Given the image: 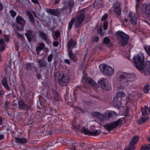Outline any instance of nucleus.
<instances>
[{
	"label": "nucleus",
	"instance_id": "nucleus-1",
	"mask_svg": "<svg viewBox=\"0 0 150 150\" xmlns=\"http://www.w3.org/2000/svg\"><path fill=\"white\" fill-rule=\"evenodd\" d=\"M133 61L134 66L139 71L146 75L144 69L149 74H150V60L146 61L145 66L144 59L143 54L142 53H138L137 56H133Z\"/></svg>",
	"mask_w": 150,
	"mask_h": 150
},
{
	"label": "nucleus",
	"instance_id": "nucleus-2",
	"mask_svg": "<svg viewBox=\"0 0 150 150\" xmlns=\"http://www.w3.org/2000/svg\"><path fill=\"white\" fill-rule=\"evenodd\" d=\"M116 78L117 80L120 83L132 82L135 79L133 74H128L120 71L117 72Z\"/></svg>",
	"mask_w": 150,
	"mask_h": 150
},
{
	"label": "nucleus",
	"instance_id": "nucleus-3",
	"mask_svg": "<svg viewBox=\"0 0 150 150\" xmlns=\"http://www.w3.org/2000/svg\"><path fill=\"white\" fill-rule=\"evenodd\" d=\"M126 95L124 92L120 91L117 93L116 96L113 98L112 102L113 105L114 107L119 108L120 107L123 106V104L124 105L126 103V100L122 99Z\"/></svg>",
	"mask_w": 150,
	"mask_h": 150
},
{
	"label": "nucleus",
	"instance_id": "nucleus-4",
	"mask_svg": "<svg viewBox=\"0 0 150 150\" xmlns=\"http://www.w3.org/2000/svg\"><path fill=\"white\" fill-rule=\"evenodd\" d=\"M115 35L118 36L117 40L120 45L122 47H125L127 44L129 38V35L122 31L118 30L115 33Z\"/></svg>",
	"mask_w": 150,
	"mask_h": 150
},
{
	"label": "nucleus",
	"instance_id": "nucleus-5",
	"mask_svg": "<svg viewBox=\"0 0 150 150\" xmlns=\"http://www.w3.org/2000/svg\"><path fill=\"white\" fill-rule=\"evenodd\" d=\"M84 9H82L80 11L79 14L77 16L74 26L76 28H78L80 26L82 23L86 18L85 14L83 13Z\"/></svg>",
	"mask_w": 150,
	"mask_h": 150
},
{
	"label": "nucleus",
	"instance_id": "nucleus-6",
	"mask_svg": "<svg viewBox=\"0 0 150 150\" xmlns=\"http://www.w3.org/2000/svg\"><path fill=\"white\" fill-rule=\"evenodd\" d=\"M98 83L100 86L102 88L106 91H108L111 88V85L107 79L102 78L98 81Z\"/></svg>",
	"mask_w": 150,
	"mask_h": 150
},
{
	"label": "nucleus",
	"instance_id": "nucleus-7",
	"mask_svg": "<svg viewBox=\"0 0 150 150\" xmlns=\"http://www.w3.org/2000/svg\"><path fill=\"white\" fill-rule=\"evenodd\" d=\"M122 120L121 119H119L110 123L106 124L104 126V127L108 131L110 132L115 128L118 126L121 125L122 123Z\"/></svg>",
	"mask_w": 150,
	"mask_h": 150
},
{
	"label": "nucleus",
	"instance_id": "nucleus-8",
	"mask_svg": "<svg viewBox=\"0 0 150 150\" xmlns=\"http://www.w3.org/2000/svg\"><path fill=\"white\" fill-rule=\"evenodd\" d=\"M99 67L100 71L107 75L110 76L114 73V69L107 65L101 64L99 65Z\"/></svg>",
	"mask_w": 150,
	"mask_h": 150
},
{
	"label": "nucleus",
	"instance_id": "nucleus-9",
	"mask_svg": "<svg viewBox=\"0 0 150 150\" xmlns=\"http://www.w3.org/2000/svg\"><path fill=\"white\" fill-rule=\"evenodd\" d=\"M58 78V83L59 85L62 86L67 85L70 79L69 76L64 74H59Z\"/></svg>",
	"mask_w": 150,
	"mask_h": 150
},
{
	"label": "nucleus",
	"instance_id": "nucleus-10",
	"mask_svg": "<svg viewBox=\"0 0 150 150\" xmlns=\"http://www.w3.org/2000/svg\"><path fill=\"white\" fill-rule=\"evenodd\" d=\"M104 121L105 120H111L114 117L117 116V114L116 112L112 110H106L103 114Z\"/></svg>",
	"mask_w": 150,
	"mask_h": 150
},
{
	"label": "nucleus",
	"instance_id": "nucleus-11",
	"mask_svg": "<svg viewBox=\"0 0 150 150\" xmlns=\"http://www.w3.org/2000/svg\"><path fill=\"white\" fill-rule=\"evenodd\" d=\"M81 131L82 133L85 135L91 136H98L100 134L99 130H96L93 131H90L84 127H82Z\"/></svg>",
	"mask_w": 150,
	"mask_h": 150
},
{
	"label": "nucleus",
	"instance_id": "nucleus-12",
	"mask_svg": "<svg viewBox=\"0 0 150 150\" xmlns=\"http://www.w3.org/2000/svg\"><path fill=\"white\" fill-rule=\"evenodd\" d=\"M18 104L19 108L21 110L27 111L30 110L31 108L30 106L26 104L23 100H19Z\"/></svg>",
	"mask_w": 150,
	"mask_h": 150
},
{
	"label": "nucleus",
	"instance_id": "nucleus-13",
	"mask_svg": "<svg viewBox=\"0 0 150 150\" xmlns=\"http://www.w3.org/2000/svg\"><path fill=\"white\" fill-rule=\"evenodd\" d=\"M52 98L54 102H58L62 100V98L60 95L57 91L54 89L52 91Z\"/></svg>",
	"mask_w": 150,
	"mask_h": 150
},
{
	"label": "nucleus",
	"instance_id": "nucleus-14",
	"mask_svg": "<svg viewBox=\"0 0 150 150\" xmlns=\"http://www.w3.org/2000/svg\"><path fill=\"white\" fill-rule=\"evenodd\" d=\"M129 17L130 18V22L132 24H137L138 17L137 13L130 12L129 14Z\"/></svg>",
	"mask_w": 150,
	"mask_h": 150
},
{
	"label": "nucleus",
	"instance_id": "nucleus-15",
	"mask_svg": "<svg viewBox=\"0 0 150 150\" xmlns=\"http://www.w3.org/2000/svg\"><path fill=\"white\" fill-rule=\"evenodd\" d=\"M47 12L49 14L57 16H59L60 13V10L58 8L56 9L47 8Z\"/></svg>",
	"mask_w": 150,
	"mask_h": 150
},
{
	"label": "nucleus",
	"instance_id": "nucleus-16",
	"mask_svg": "<svg viewBox=\"0 0 150 150\" xmlns=\"http://www.w3.org/2000/svg\"><path fill=\"white\" fill-rule=\"evenodd\" d=\"M114 11L117 16L121 15V11L120 8V4L118 3H115L114 4L113 6Z\"/></svg>",
	"mask_w": 150,
	"mask_h": 150
},
{
	"label": "nucleus",
	"instance_id": "nucleus-17",
	"mask_svg": "<svg viewBox=\"0 0 150 150\" xmlns=\"http://www.w3.org/2000/svg\"><path fill=\"white\" fill-rule=\"evenodd\" d=\"M25 34L29 42H31L32 39L35 35L34 31L32 30H27Z\"/></svg>",
	"mask_w": 150,
	"mask_h": 150
},
{
	"label": "nucleus",
	"instance_id": "nucleus-18",
	"mask_svg": "<svg viewBox=\"0 0 150 150\" xmlns=\"http://www.w3.org/2000/svg\"><path fill=\"white\" fill-rule=\"evenodd\" d=\"M77 42L76 41H74L73 39H70L68 41L67 44V50L68 51H69V50H71L70 49L72 46V48H74Z\"/></svg>",
	"mask_w": 150,
	"mask_h": 150
},
{
	"label": "nucleus",
	"instance_id": "nucleus-19",
	"mask_svg": "<svg viewBox=\"0 0 150 150\" xmlns=\"http://www.w3.org/2000/svg\"><path fill=\"white\" fill-rule=\"evenodd\" d=\"M102 114L98 112H94L92 113V115L95 117L99 120L101 121H104V117Z\"/></svg>",
	"mask_w": 150,
	"mask_h": 150
},
{
	"label": "nucleus",
	"instance_id": "nucleus-20",
	"mask_svg": "<svg viewBox=\"0 0 150 150\" xmlns=\"http://www.w3.org/2000/svg\"><path fill=\"white\" fill-rule=\"evenodd\" d=\"M15 140L16 143L19 144H25L28 142V140L25 137L19 138L16 137Z\"/></svg>",
	"mask_w": 150,
	"mask_h": 150
},
{
	"label": "nucleus",
	"instance_id": "nucleus-21",
	"mask_svg": "<svg viewBox=\"0 0 150 150\" xmlns=\"http://www.w3.org/2000/svg\"><path fill=\"white\" fill-rule=\"evenodd\" d=\"M16 23L21 25L23 26L25 23V21L21 16H18L16 18Z\"/></svg>",
	"mask_w": 150,
	"mask_h": 150
},
{
	"label": "nucleus",
	"instance_id": "nucleus-22",
	"mask_svg": "<svg viewBox=\"0 0 150 150\" xmlns=\"http://www.w3.org/2000/svg\"><path fill=\"white\" fill-rule=\"evenodd\" d=\"M39 35L42 40L45 41L46 44L49 45L50 40L43 31L39 32Z\"/></svg>",
	"mask_w": 150,
	"mask_h": 150
},
{
	"label": "nucleus",
	"instance_id": "nucleus-23",
	"mask_svg": "<svg viewBox=\"0 0 150 150\" xmlns=\"http://www.w3.org/2000/svg\"><path fill=\"white\" fill-rule=\"evenodd\" d=\"M39 104H40L41 106H40L39 105V104H38V108H45V113L46 114H49L50 112L51 111V109L49 107H47L46 106V105L45 104H42L40 100Z\"/></svg>",
	"mask_w": 150,
	"mask_h": 150
},
{
	"label": "nucleus",
	"instance_id": "nucleus-24",
	"mask_svg": "<svg viewBox=\"0 0 150 150\" xmlns=\"http://www.w3.org/2000/svg\"><path fill=\"white\" fill-rule=\"evenodd\" d=\"M1 84L7 90H10V88L8 84L7 78L6 77H4L3 78L1 81Z\"/></svg>",
	"mask_w": 150,
	"mask_h": 150
},
{
	"label": "nucleus",
	"instance_id": "nucleus-25",
	"mask_svg": "<svg viewBox=\"0 0 150 150\" xmlns=\"http://www.w3.org/2000/svg\"><path fill=\"white\" fill-rule=\"evenodd\" d=\"M144 13L147 17L150 18V3L145 6Z\"/></svg>",
	"mask_w": 150,
	"mask_h": 150
},
{
	"label": "nucleus",
	"instance_id": "nucleus-26",
	"mask_svg": "<svg viewBox=\"0 0 150 150\" xmlns=\"http://www.w3.org/2000/svg\"><path fill=\"white\" fill-rule=\"evenodd\" d=\"M74 2L73 0H69L66 2L65 6L67 9L71 10L74 6Z\"/></svg>",
	"mask_w": 150,
	"mask_h": 150
},
{
	"label": "nucleus",
	"instance_id": "nucleus-27",
	"mask_svg": "<svg viewBox=\"0 0 150 150\" xmlns=\"http://www.w3.org/2000/svg\"><path fill=\"white\" fill-rule=\"evenodd\" d=\"M139 139V138L138 136L136 135L134 136L131 140L129 145H131L135 146V145L137 144Z\"/></svg>",
	"mask_w": 150,
	"mask_h": 150
},
{
	"label": "nucleus",
	"instance_id": "nucleus-28",
	"mask_svg": "<svg viewBox=\"0 0 150 150\" xmlns=\"http://www.w3.org/2000/svg\"><path fill=\"white\" fill-rule=\"evenodd\" d=\"M149 118V116H143L140 119L138 120L137 122L139 125L144 124L148 120Z\"/></svg>",
	"mask_w": 150,
	"mask_h": 150
},
{
	"label": "nucleus",
	"instance_id": "nucleus-29",
	"mask_svg": "<svg viewBox=\"0 0 150 150\" xmlns=\"http://www.w3.org/2000/svg\"><path fill=\"white\" fill-rule=\"evenodd\" d=\"M149 108L148 106L146 105H144V106L141 109V112L142 115L143 116H145L149 115V113L147 111L148 110Z\"/></svg>",
	"mask_w": 150,
	"mask_h": 150
},
{
	"label": "nucleus",
	"instance_id": "nucleus-30",
	"mask_svg": "<svg viewBox=\"0 0 150 150\" xmlns=\"http://www.w3.org/2000/svg\"><path fill=\"white\" fill-rule=\"evenodd\" d=\"M68 55L69 58L73 61H76L77 59V57L73 54L72 50H69L68 51Z\"/></svg>",
	"mask_w": 150,
	"mask_h": 150
},
{
	"label": "nucleus",
	"instance_id": "nucleus-31",
	"mask_svg": "<svg viewBox=\"0 0 150 150\" xmlns=\"http://www.w3.org/2000/svg\"><path fill=\"white\" fill-rule=\"evenodd\" d=\"M26 13L29 17L30 21L32 23H34L35 21V19L30 12L29 11H27L26 12Z\"/></svg>",
	"mask_w": 150,
	"mask_h": 150
},
{
	"label": "nucleus",
	"instance_id": "nucleus-32",
	"mask_svg": "<svg viewBox=\"0 0 150 150\" xmlns=\"http://www.w3.org/2000/svg\"><path fill=\"white\" fill-rule=\"evenodd\" d=\"M38 62L40 67H45L47 64V62L44 59H39L38 60Z\"/></svg>",
	"mask_w": 150,
	"mask_h": 150
},
{
	"label": "nucleus",
	"instance_id": "nucleus-33",
	"mask_svg": "<svg viewBox=\"0 0 150 150\" xmlns=\"http://www.w3.org/2000/svg\"><path fill=\"white\" fill-rule=\"evenodd\" d=\"M76 18H72L70 22L68 23V29L69 30H71L72 27V25L74 23H75Z\"/></svg>",
	"mask_w": 150,
	"mask_h": 150
},
{
	"label": "nucleus",
	"instance_id": "nucleus-34",
	"mask_svg": "<svg viewBox=\"0 0 150 150\" xmlns=\"http://www.w3.org/2000/svg\"><path fill=\"white\" fill-rule=\"evenodd\" d=\"M149 149H150V144L143 145L140 149V150H149Z\"/></svg>",
	"mask_w": 150,
	"mask_h": 150
},
{
	"label": "nucleus",
	"instance_id": "nucleus-35",
	"mask_svg": "<svg viewBox=\"0 0 150 150\" xmlns=\"http://www.w3.org/2000/svg\"><path fill=\"white\" fill-rule=\"evenodd\" d=\"M150 90V86L149 84H145L143 89L144 92V93H148Z\"/></svg>",
	"mask_w": 150,
	"mask_h": 150
},
{
	"label": "nucleus",
	"instance_id": "nucleus-36",
	"mask_svg": "<svg viewBox=\"0 0 150 150\" xmlns=\"http://www.w3.org/2000/svg\"><path fill=\"white\" fill-rule=\"evenodd\" d=\"M144 48L146 53L150 55V46L145 45L144 47Z\"/></svg>",
	"mask_w": 150,
	"mask_h": 150
},
{
	"label": "nucleus",
	"instance_id": "nucleus-37",
	"mask_svg": "<svg viewBox=\"0 0 150 150\" xmlns=\"http://www.w3.org/2000/svg\"><path fill=\"white\" fill-rule=\"evenodd\" d=\"M72 129L74 130L79 131L80 130V126L79 125H72Z\"/></svg>",
	"mask_w": 150,
	"mask_h": 150
},
{
	"label": "nucleus",
	"instance_id": "nucleus-38",
	"mask_svg": "<svg viewBox=\"0 0 150 150\" xmlns=\"http://www.w3.org/2000/svg\"><path fill=\"white\" fill-rule=\"evenodd\" d=\"M110 42V39L107 37H105L103 39V42L105 44H108Z\"/></svg>",
	"mask_w": 150,
	"mask_h": 150
},
{
	"label": "nucleus",
	"instance_id": "nucleus-39",
	"mask_svg": "<svg viewBox=\"0 0 150 150\" xmlns=\"http://www.w3.org/2000/svg\"><path fill=\"white\" fill-rule=\"evenodd\" d=\"M36 118H38V119H41L44 116V115L39 111H38L36 114Z\"/></svg>",
	"mask_w": 150,
	"mask_h": 150
},
{
	"label": "nucleus",
	"instance_id": "nucleus-40",
	"mask_svg": "<svg viewBox=\"0 0 150 150\" xmlns=\"http://www.w3.org/2000/svg\"><path fill=\"white\" fill-rule=\"evenodd\" d=\"M97 33L99 34L101 36H102L103 35V33H102V27L99 28L97 30Z\"/></svg>",
	"mask_w": 150,
	"mask_h": 150
},
{
	"label": "nucleus",
	"instance_id": "nucleus-41",
	"mask_svg": "<svg viewBox=\"0 0 150 150\" xmlns=\"http://www.w3.org/2000/svg\"><path fill=\"white\" fill-rule=\"evenodd\" d=\"M10 13L12 17L14 18L17 15V13L14 11L11 10L10 11Z\"/></svg>",
	"mask_w": 150,
	"mask_h": 150
},
{
	"label": "nucleus",
	"instance_id": "nucleus-42",
	"mask_svg": "<svg viewBox=\"0 0 150 150\" xmlns=\"http://www.w3.org/2000/svg\"><path fill=\"white\" fill-rule=\"evenodd\" d=\"M135 149V147L131 145H129L128 148H126L124 149V150H134Z\"/></svg>",
	"mask_w": 150,
	"mask_h": 150
},
{
	"label": "nucleus",
	"instance_id": "nucleus-43",
	"mask_svg": "<svg viewBox=\"0 0 150 150\" xmlns=\"http://www.w3.org/2000/svg\"><path fill=\"white\" fill-rule=\"evenodd\" d=\"M26 69L29 70L32 68V63H27L25 65Z\"/></svg>",
	"mask_w": 150,
	"mask_h": 150
},
{
	"label": "nucleus",
	"instance_id": "nucleus-44",
	"mask_svg": "<svg viewBox=\"0 0 150 150\" xmlns=\"http://www.w3.org/2000/svg\"><path fill=\"white\" fill-rule=\"evenodd\" d=\"M108 22L105 21L103 23V28L104 30H106L107 29L108 27Z\"/></svg>",
	"mask_w": 150,
	"mask_h": 150
},
{
	"label": "nucleus",
	"instance_id": "nucleus-45",
	"mask_svg": "<svg viewBox=\"0 0 150 150\" xmlns=\"http://www.w3.org/2000/svg\"><path fill=\"white\" fill-rule=\"evenodd\" d=\"M99 38L96 36H94L93 37L92 41L94 42H97L99 40Z\"/></svg>",
	"mask_w": 150,
	"mask_h": 150
},
{
	"label": "nucleus",
	"instance_id": "nucleus-46",
	"mask_svg": "<svg viewBox=\"0 0 150 150\" xmlns=\"http://www.w3.org/2000/svg\"><path fill=\"white\" fill-rule=\"evenodd\" d=\"M86 81L90 84L93 83V82L94 81L93 80L89 77H88L87 78Z\"/></svg>",
	"mask_w": 150,
	"mask_h": 150
},
{
	"label": "nucleus",
	"instance_id": "nucleus-47",
	"mask_svg": "<svg viewBox=\"0 0 150 150\" xmlns=\"http://www.w3.org/2000/svg\"><path fill=\"white\" fill-rule=\"evenodd\" d=\"M53 55L52 54H50L49 55L47 58V61L48 62H51L52 59Z\"/></svg>",
	"mask_w": 150,
	"mask_h": 150
},
{
	"label": "nucleus",
	"instance_id": "nucleus-48",
	"mask_svg": "<svg viewBox=\"0 0 150 150\" xmlns=\"http://www.w3.org/2000/svg\"><path fill=\"white\" fill-rule=\"evenodd\" d=\"M5 44L0 45V52H1L5 50Z\"/></svg>",
	"mask_w": 150,
	"mask_h": 150
},
{
	"label": "nucleus",
	"instance_id": "nucleus-49",
	"mask_svg": "<svg viewBox=\"0 0 150 150\" xmlns=\"http://www.w3.org/2000/svg\"><path fill=\"white\" fill-rule=\"evenodd\" d=\"M108 14L107 13H105L104 14L102 17L101 20L102 21H105L107 18L108 17Z\"/></svg>",
	"mask_w": 150,
	"mask_h": 150
},
{
	"label": "nucleus",
	"instance_id": "nucleus-50",
	"mask_svg": "<svg viewBox=\"0 0 150 150\" xmlns=\"http://www.w3.org/2000/svg\"><path fill=\"white\" fill-rule=\"evenodd\" d=\"M143 0H135L136 3V9L137 10V8L139 7V3L141 1H142Z\"/></svg>",
	"mask_w": 150,
	"mask_h": 150
},
{
	"label": "nucleus",
	"instance_id": "nucleus-51",
	"mask_svg": "<svg viewBox=\"0 0 150 150\" xmlns=\"http://www.w3.org/2000/svg\"><path fill=\"white\" fill-rule=\"evenodd\" d=\"M45 44H44V43H40L39 45V47L41 49H42V50H43L44 48H45Z\"/></svg>",
	"mask_w": 150,
	"mask_h": 150
},
{
	"label": "nucleus",
	"instance_id": "nucleus-52",
	"mask_svg": "<svg viewBox=\"0 0 150 150\" xmlns=\"http://www.w3.org/2000/svg\"><path fill=\"white\" fill-rule=\"evenodd\" d=\"M60 35V33L59 31H56L55 33V36L57 38H58Z\"/></svg>",
	"mask_w": 150,
	"mask_h": 150
},
{
	"label": "nucleus",
	"instance_id": "nucleus-53",
	"mask_svg": "<svg viewBox=\"0 0 150 150\" xmlns=\"http://www.w3.org/2000/svg\"><path fill=\"white\" fill-rule=\"evenodd\" d=\"M32 3L37 4L38 6H39L40 4L38 0H31Z\"/></svg>",
	"mask_w": 150,
	"mask_h": 150
},
{
	"label": "nucleus",
	"instance_id": "nucleus-54",
	"mask_svg": "<svg viewBox=\"0 0 150 150\" xmlns=\"http://www.w3.org/2000/svg\"><path fill=\"white\" fill-rule=\"evenodd\" d=\"M4 40L6 42H8L9 40V39L8 37L7 36V35L4 34Z\"/></svg>",
	"mask_w": 150,
	"mask_h": 150
},
{
	"label": "nucleus",
	"instance_id": "nucleus-55",
	"mask_svg": "<svg viewBox=\"0 0 150 150\" xmlns=\"http://www.w3.org/2000/svg\"><path fill=\"white\" fill-rule=\"evenodd\" d=\"M53 45L55 47H57L59 45V42L58 41H54L53 42Z\"/></svg>",
	"mask_w": 150,
	"mask_h": 150
},
{
	"label": "nucleus",
	"instance_id": "nucleus-56",
	"mask_svg": "<svg viewBox=\"0 0 150 150\" xmlns=\"http://www.w3.org/2000/svg\"><path fill=\"white\" fill-rule=\"evenodd\" d=\"M36 77L38 79H39L41 77V75L39 73H37L36 75Z\"/></svg>",
	"mask_w": 150,
	"mask_h": 150
},
{
	"label": "nucleus",
	"instance_id": "nucleus-57",
	"mask_svg": "<svg viewBox=\"0 0 150 150\" xmlns=\"http://www.w3.org/2000/svg\"><path fill=\"white\" fill-rule=\"evenodd\" d=\"M3 9V5L2 3L0 2V11L1 12Z\"/></svg>",
	"mask_w": 150,
	"mask_h": 150
},
{
	"label": "nucleus",
	"instance_id": "nucleus-58",
	"mask_svg": "<svg viewBox=\"0 0 150 150\" xmlns=\"http://www.w3.org/2000/svg\"><path fill=\"white\" fill-rule=\"evenodd\" d=\"M5 44L4 40L3 39L0 38V45Z\"/></svg>",
	"mask_w": 150,
	"mask_h": 150
},
{
	"label": "nucleus",
	"instance_id": "nucleus-59",
	"mask_svg": "<svg viewBox=\"0 0 150 150\" xmlns=\"http://www.w3.org/2000/svg\"><path fill=\"white\" fill-rule=\"evenodd\" d=\"M64 62L65 63H66L68 64H70V61L68 59H65Z\"/></svg>",
	"mask_w": 150,
	"mask_h": 150
},
{
	"label": "nucleus",
	"instance_id": "nucleus-60",
	"mask_svg": "<svg viewBox=\"0 0 150 150\" xmlns=\"http://www.w3.org/2000/svg\"><path fill=\"white\" fill-rule=\"evenodd\" d=\"M61 0H54V4H58L60 2Z\"/></svg>",
	"mask_w": 150,
	"mask_h": 150
},
{
	"label": "nucleus",
	"instance_id": "nucleus-61",
	"mask_svg": "<svg viewBox=\"0 0 150 150\" xmlns=\"http://www.w3.org/2000/svg\"><path fill=\"white\" fill-rule=\"evenodd\" d=\"M76 147L74 145H72L70 148V149L71 150H76Z\"/></svg>",
	"mask_w": 150,
	"mask_h": 150
},
{
	"label": "nucleus",
	"instance_id": "nucleus-62",
	"mask_svg": "<svg viewBox=\"0 0 150 150\" xmlns=\"http://www.w3.org/2000/svg\"><path fill=\"white\" fill-rule=\"evenodd\" d=\"M4 91L3 90H0V96H3L4 94Z\"/></svg>",
	"mask_w": 150,
	"mask_h": 150
},
{
	"label": "nucleus",
	"instance_id": "nucleus-63",
	"mask_svg": "<svg viewBox=\"0 0 150 150\" xmlns=\"http://www.w3.org/2000/svg\"><path fill=\"white\" fill-rule=\"evenodd\" d=\"M47 135H50L52 134V132L51 130H48L47 131Z\"/></svg>",
	"mask_w": 150,
	"mask_h": 150
},
{
	"label": "nucleus",
	"instance_id": "nucleus-64",
	"mask_svg": "<svg viewBox=\"0 0 150 150\" xmlns=\"http://www.w3.org/2000/svg\"><path fill=\"white\" fill-rule=\"evenodd\" d=\"M81 90L83 92H84V93H86L87 92V88H86V87H83V88L84 89V90H82V87H81Z\"/></svg>",
	"mask_w": 150,
	"mask_h": 150
}]
</instances>
